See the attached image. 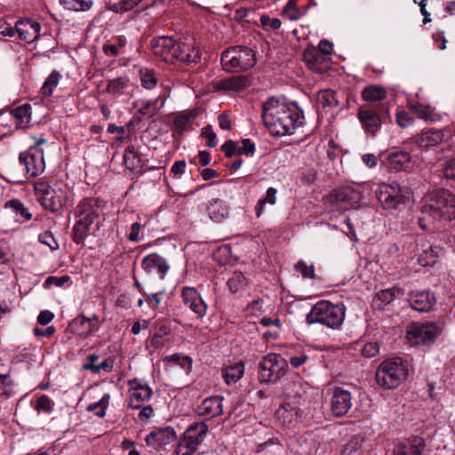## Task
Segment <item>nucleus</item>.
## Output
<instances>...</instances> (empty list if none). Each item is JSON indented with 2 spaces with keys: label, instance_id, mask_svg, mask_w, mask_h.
Returning a JSON list of instances; mask_svg holds the SVG:
<instances>
[{
  "label": "nucleus",
  "instance_id": "nucleus-13",
  "mask_svg": "<svg viewBox=\"0 0 455 455\" xmlns=\"http://www.w3.org/2000/svg\"><path fill=\"white\" fill-rule=\"evenodd\" d=\"M44 142V139H40L34 146L20 154V163L24 165L27 174L30 177L38 176L45 169L44 152L40 148V145Z\"/></svg>",
  "mask_w": 455,
  "mask_h": 455
},
{
  "label": "nucleus",
  "instance_id": "nucleus-37",
  "mask_svg": "<svg viewBox=\"0 0 455 455\" xmlns=\"http://www.w3.org/2000/svg\"><path fill=\"white\" fill-rule=\"evenodd\" d=\"M398 290L395 288H389L379 291L376 293L373 299V305L376 308L381 309L385 306L390 304L395 298Z\"/></svg>",
  "mask_w": 455,
  "mask_h": 455
},
{
  "label": "nucleus",
  "instance_id": "nucleus-2",
  "mask_svg": "<svg viewBox=\"0 0 455 455\" xmlns=\"http://www.w3.org/2000/svg\"><path fill=\"white\" fill-rule=\"evenodd\" d=\"M106 202L100 197H85L74 208L76 223L72 228V239L76 244H84L91 228L96 224L99 229L100 216L103 215Z\"/></svg>",
  "mask_w": 455,
  "mask_h": 455
},
{
  "label": "nucleus",
  "instance_id": "nucleus-26",
  "mask_svg": "<svg viewBox=\"0 0 455 455\" xmlns=\"http://www.w3.org/2000/svg\"><path fill=\"white\" fill-rule=\"evenodd\" d=\"M222 401L223 397L220 395L207 397L197 407L196 412L198 415L207 419L220 416L223 411Z\"/></svg>",
  "mask_w": 455,
  "mask_h": 455
},
{
  "label": "nucleus",
  "instance_id": "nucleus-55",
  "mask_svg": "<svg viewBox=\"0 0 455 455\" xmlns=\"http://www.w3.org/2000/svg\"><path fill=\"white\" fill-rule=\"evenodd\" d=\"M283 13L291 20H298L301 16L300 12L297 8L295 0H289L287 2Z\"/></svg>",
  "mask_w": 455,
  "mask_h": 455
},
{
  "label": "nucleus",
  "instance_id": "nucleus-47",
  "mask_svg": "<svg viewBox=\"0 0 455 455\" xmlns=\"http://www.w3.org/2000/svg\"><path fill=\"white\" fill-rule=\"evenodd\" d=\"M318 101L323 108H335L339 105L336 92L332 90H323L318 93Z\"/></svg>",
  "mask_w": 455,
  "mask_h": 455
},
{
  "label": "nucleus",
  "instance_id": "nucleus-24",
  "mask_svg": "<svg viewBox=\"0 0 455 455\" xmlns=\"http://www.w3.org/2000/svg\"><path fill=\"white\" fill-rule=\"evenodd\" d=\"M40 24L31 19L20 20L16 22V31L20 39L33 43L40 36Z\"/></svg>",
  "mask_w": 455,
  "mask_h": 455
},
{
  "label": "nucleus",
  "instance_id": "nucleus-5",
  "mask_svg": "<svg viewBox=\"0 0 455 455\" xmlns=\"http://www.w3.org/2000/svg\"><path fill=\"white\" fill-rule=\"evenodd\" d=\"M408 376V368L399 357L383 361L376 371L377 383L386 388L393 389L399 387Z\"/></svg>",
  "mask_w": 455,
  "mask_h": 455
},
{
  "label": "nucleus",
  "instance_id": "nucleus-53",
  "mask_svg": "<svg viewBox=\"0 0 455 455\" xmlns=\"http://www.w3.org/2000/svg\"><path fill=\"white\" fill-rule=\"evenodd\" d=\"M295 270L301 275L303 278H315V269L313 264H307L303 259H299L294 266Z\"/></svg>",
  "mask_w": 455,
  "mask_h": 455
},
{
  "label": "nucleus",
  "instance_id": "nucleus-60",
  "mask_svg": "<svg viewBox=\"0 0 455 455\" xmlns=\"http://www.w3.org/2000/svg\"><path fill=\"white\" fill-rule=\"evenodd\" d=\"M68 281H70V277L67 275L61 276L50 275L46 278L44 286L50 287L52 285H55L57 287H62Z\"/></svg>",
  "mask_w": 455,
  "mask_h": 455
},
{
  "label": "nucleus",
  "instance_id": "nucleus-40",
  "mask_svg": "<svg viewBox=\"0 0 455 455\" xmlns=\"http://www.w3.org/2000/svg\"><path fill=\"white\" fill-rule=\"evenodd\" d=\"M415 115L426 122L435 123L441 119L439 114L435 113L429 106H413Z\"/></svg>",
  "mask_w": 455,
  "mask_h": 455
},
{
  "label": "nucleus",
  "instance_id": "nucleus-50",
  "mask_svg": "<svg viewBox=\"0 0 455 455\" xmlns=\"http://www.w3.org/2000/svg\"><path fill=\"white\" fill-rule=\"evenodd\" d=\"M362 440L359 437H352L343 447L342 455H361Z\"/></svg>",
  "mask_w": 455,
  "mask_h": 455
},
{
  "label": "nucleus",
  "instance_id": "nucleus-41",
  "mask_svg": "<svg viewBox=\"0 0 455 455\" xmlns=\"http://www.w3.org/2000/svg\"><path fill=\"white\" fill-rule=\"evenodd\" d=\"M60 77L61 75L56 70H53L49 75L41 88V93L44 97H50L52 95L53 89L59 84Z\"/></svg>",
  "mask_w": 455,
  "mask_h": 455
},
{
  "label": "nucleus",
  "instance_id": "nucleus-18",
  "mask_svg": "<svg viewBox=\"0 0 455 455\" xmlns=\"http://www.w3.org/2000/svg\"><path fill=\"white\" fill-rule=\"evenodd\" d=\"M129 404L128 406L133 410H138L142 407L144 403L150 400L152 397V389L147 384H142L137 379L129 381Z\"/></svg>",
  "mask_w": 455,
  "mask_h": 455
},
{
  "label": "nucleus",
  "instance_id": "nucleus-54",
  "mask_svg": "<svg viewBox=\"0 0 455 455\" xmlns=\"http://www.w3.org/2000/svg\"><path fill=\"white\" fill-rule=\"evenodd\" d=\"M360 352L365 358L375 357L379 353V345L378 342H366L362 345Z\"/></svg>",
  "mask_w": 455,
  "mask_h": 455
},
{
  "label": "nucleus",
  "instance_id": "nucleus-52",
  "mask_svg": "<svg viewBox=\"0 0 455 455\" xmlns=\"http://www.w3.org/2000/svg\"><path fill=\"white\" fill-rule=\"evenodd\" d=\"M164 360L180 365L185 371H190L192 368V359L188 355L175 354L171 356H167Z\"/></svg>",
  "mask_w": 455,
  "mask_h": 455
},
{
  "label": "nucleus",
  "instance_id": "nucleus-19",
  "mask_svg": "<svg viewBox=\"0 0 455 455\" xmlns=\"http://www.w3.org/2000/svg\"><path fill=\"white\" fill-rule=\"evenodd\" d=\"M331 411L336 417L346 415L352 406V395L342 387H334L330 402Z\"/></svg>",
  "mask_w": 455,
  "mask_h": 455
},
{
  "label": "nucleus",
  "instance_id": "nucleus-4",
  "mask_svg": "<svg viewBox=\"0 0 455 455\" xmlns=\"http://www.w3.org/2000/svg\"><path fill=\"white\" fill-rule=\"evenodd\" d=\"M345 318V307L343 304H333L328 300L315 303L306 320L308 324L320 323L331 329H339Z\"/></svg>",
  "mask_w": 455,
  "mask_h": 455
},
{
  "label": "nucleus",
  "instance_id": "nucleus-22",
  "mask_svg": "<svg viewBox=\"0 0 455 455\" xmlns=\"http://www.w3.org/2000/svg\"><path fill=\"white\" fill-rule=\"evenodd\" d=\"M424 447V440L419 436H413L396 441L392 453L393 455H421Z\"/></svg>",
  "mask_w": 455,
  "mask_h": 455
},
{
  "label": "nucleus",
  "instance_id": "nucleus-45",
  "mask_svg": "<svg viewBox=\"0 0 455 455\" xmlns=\"http://www.w3.org/2000/svg\"><path fill=\"white\" fill-rule=\"evenodd\" d=\"M247 283L248 280L242 272H235L228 281V285L232 293L243 290Z\"/></svg>",
  "mask_w": 455,
  "mask_h": 455
},
{
  "label": "nucleus",
  "instance_id": "nucleus-33",
  "mask_svg": "<svg viewBox=\"0 0 455 455\" xmlns=\"http://www.w3.org/2000/svg\"><path fill=\"white\" fill-rule=\"evenodd\" d=\"M244 373V364L243 363H235L230 364L221 370V375L228 385L236 383Z\"/></svg>",
  "mask_w": 455,
  "mask_h": 455
},
{
  "label": "nucleus",
  "instance_id": "nucleus-48",
  "mask_svg": "<svg viewBox=\"0 0 455 455\" xmlns=\"http://www.w3.org/2000/svg\"><path fill=\"white\" fill-rule=\"evenodd\" d=\"M142 0H120L117 3L111 4L108 9L116 13H123L132 10Z\"/></svg>",
  "mask_w": 455,
  "mask_h": 455
},
{
  "label": "nucleus",
  "instance_id": "nucleus-43",
  "mask_svg": "<svg viewBox=\"0 0 455 455\" xmlns=\"http://www.w3.org/2000/svg\"><path fill=\"white\" fill-rule=\"evenodd\" d=\"M67 10L75 12H85L92 8L93 4L92 0H60Z\"/></svg>",
  "mask_w": 455,
  "mask_h": 455
},
{
  "label": "nucleus",
  "instance_id": "nucleus-62",
  "mask_svg": "<svg viewBox=\"0 0 455 455\" xmlns=\"http://www.w3.org/2000/svg\"><path fill=\"white\" fill-rule=\"evenodd\" d=\"M201 134L203 137L207 139V146L209 148H214L217 145L216 142V133L213 132V129L212 125H206L204 126L202 131Z\"/></svg>",
  "mask_w": 455,
  "mask_h": 455
},
{
  "label": "nucleus",
  "instance_id": "nucleus-29",
  "mask_svg": "<svg viewBox=\"0 0 455 455\" xmlns=\"http://www.w3.org/2000/svg\"><path fill=\"white\" fill-rule=\"evenodd\" d=\"M141 266L147 273H151L155 269H157L162 278L164 277L165 274L169 270V265L166 260L156 253L146 256L142 259Z\"/></svg>",
  "mask_w": 455,
  "mask_h": 455
},
{
  "label": "nucleus",
  "instance_id": "nucleus-1",
  "mask_svg": "<svg viewBox=\"0 0 455 455\" xmlns=\"http://www.w3.org/2000/svg\"><path fill=\"white\" fill-rule=\"evenodd\" d=\"M262 119L272 134L281 137L292 134L296 127L302 126L304 114L297 104L272 97L262 105Z\"/></svg>",
  "mask_w": 455,
  "mask_h": 455
},
{
  "label": "nucleus",
  "instance_id": "nucleus-36",
  "mask_svg": "<svg viewBox=\"0 0 455 455\" xmlns=\"http://www.w3.org/2000/svg\"><path fill=\"white\" fill-rule=\"evenodd\" d=\"M442 253L443 248L430 245L419 255L418 262L422 267H432L437 262Z\"/></svg>",
  "mask_w": 455,
  "mask_h": 455
},
{
  "label": "nucleus",
  "instance_id": "nucleus-20",
  "mask_svg": "<svg viewBox=\"0 0 455 455\" xmlns=\"http://www.w3.org/2000/svg\"><path fill=\"white\" fill-rule=\"evenodd\" d=\"M176 41L170 36H158L150 41L153 54L167 63L173 64V51Z\"/></svg>",
  "mask_w": 455,
  "mask_h": 455
},
{
  "label": "nucleus",
  "instance_id": "nucleus-35",
  "mask_svg": "<svg viewBox=\"0 0 455 455\" xmlns=\"http://www.w3.org/2000/svg\"><path fill=\"white\" fill-rule=\"evenodd\" d=\"M387 164L395 171H400L411 162V155L406 151H393L387 157Z\"/></svg>",
  "mask_w": 455,
  "mask_h": 455
},
{
  "label": "nucleus",
  "instance_id": "nucleus-61",
  "mask_svg": "<svg viewBox=\"0 0 455 455\" xmlns=\"http://www.w3.org/2000/svg\"><path fill=\"white\" fill-rule=\"evenodd\" d=\"M141 85L146 89H152L156 85V78L152 71L141 73Z\"/></svg>",
  "mask_w": 455,
  "mask_h": 455
},
{
  "label": "nucleus",
  "instance_id": "nucleus-34",
  "mask_svg": "<svg viewBox=\"0 0 455 455\" xmlns=\"http://www.w3.org/2000/svg\"><path fill=\"white\" fill-rule=\"evenodd\" d=\"M361 95L363 100L371 104H382L380 101L387 98V91L381 86L371 85L365 87Z\"/></svg>",
  "mask_w": 455,
  "mask_h": 455
},
{
  "label": "nucleus",
  "instance_id": "nucleus-32",
  "mask_svg": "<svg viewBox=\"0 0 455 455\" xmlns=\"http://www.w3.org/2000/svg\"><path fill=\"white\" fill-rule=\"evenodd\" d=\"M12 119L16 129H25L31 121V106L28 103L19 106L12 110Z\"/></svg>",
  "mask_w": 455,
  "mask_h": 455
},
{
  "label": "nucleus",
  "instance_id": "nucleus-51",
  "mask_svg": "<svg viewBox=\"0 0 455 455\" xmlns=\"http://www.w3.org/2000/svg\"><path fill=\"white\" fill-rule=\"evenodd\" d=\"M135 108H138V112L141 116H147L148 117H152L157 113L156 111V107H154V104L151 102V100H137L135 103Z\"/></svg>",
  "mask_w": 455,
  "mask_h": 455
},
{
  "label": "nucleus",
  "instance_id": "nucleus-23",
  "mask_svg": "<svg viewBox=\"0 0 455 455\" xmlns=\"http://www.w3.org/2000/svg\"><path fill=\"white\" fill-rule=\"evenodd\" d=\"M302 414L300 407L291 404V402H285L275 412L278 420L288 427L301 422Z\"/></svg>",
  "mask_w": 455,
  "mask_h": 455
},
{
  "label": "nucleus",
  "instance_id": "nucleus-21",
  "mask_svg": "<svg viewBox=\"0 0 455 455\" xmlns=\"http://www.w3.org/2000/svg\"><path fill=\"white\" fill-rule=\"evenodd\" d=\"M303 60L307 67L315 73L323 74L330 69V58L324 56L315 48H307L304 52Z\"/></svg>",
  "mask_w": 455,
  "mask_h": 455
},
{
  "label": "nucleus",
  "instance_id": "nucleus-7",
  "mask_svg": "<svg viewBox=\"0 0 455 455\" xmlns=\"http://www.w3.org/2000/svg\"><path fill=\"white\" fill-rule=\"evenodd\" d=\"M357 117L363 130L375 137L383 123L390 118L387 104H367L358 108Z\"/></svg>",
  "mask_w": 455,
  "mask_h": 455
},
{
  "label": "nucleus",
  "instance_id": "nucleus-49",
  "mask_svg": "<svg viewBox=\"0 0 455 455\" xmlns=\"http://www.w3.org/2000/svg\"><path fill=\"white\" fill-rule=\"evenodd\" d=\"M128 78L117 77L108 82L107 86V92L114 95H119L123 92V90L128 85Z\"/></svg>",
  "mask_w": 455,
  "mask_h": 455
},
{
  "label": "nucleus",
  "instance_id": "nucleus-10",
  "mask_svg": "<svg viewBox=\"0 0 455 455\" xmlns=\"http://www.w3.org/2000/svg\"><path fill=\"white\" fill-rule=\"evenodd\" d=\"M208 430V426L204 422H195L189 425L177 443L175 454H194L204 442Z\"/></svg>",
  "mask_w": 455,
  "mask_h": 455
},
{
  "label": "nucleus",
  "instance_id": "nucleus-30",
  "mask_svg": "<svg viewBox=\"0 0 455 455\" xmlns=\"http://www.w3.org/2000/svg\"><path fill=\"white\" fill-rule=\"evenodd\" d=\"M251 85V78L249 76H235L222 79L218 84V88L225 91L240 92Z\"/></svg>",
  "mask_w": 455,
  "mask_h": 455
},
{
  "label": "nucleus",
  "instance_id": "nucleus-28",
  "mask_svg": "<svg viewBox=\"0 0 455 455\" xmlns=\"http://www.w3.org/2000/svg\"><path fill=\"white\" fill-rule=\"evenodd\" d=\"M100 325H92L87 322V317L79 315L69 323L70 332L81 339H86L92 333L98 331Z\"/></svg>",
  "mask_w": 455,
  "mask_h": 455
},
{
  "label": "nucleus",
  "instance_id": "nucleus-14",
  "mask_svg": "<svg viewBox=\"0 0 455 455\" xmlns=\"http://www.w3.org/2000/svg\"><path fill=\"white\" fill-rule=\"evenodd\" d=\"M379 203L385 209H395L404 203V195L397 182L381 183L375 192Z\"/></svg>",
  "mask_w": 455,
  "mask_h": 455
},
{
  "label": "nucleus",
  "instance_id": "nucleus-39",
  "mask_svg": "<svg viewBox=\"0 0 455 455\" xmlns=\"http://www.w3.org/2000/svg\"><path fill=\"white\" fill-rule=\"evenodd\" d=\"M196 116L195 110H187L180 113L174 119L173 126L178 133H182L187 125Z\"/></svg>",
  "mask_w": 455,
  "mask_h": 455
},
{
  "label": "nucleus",
  "instance_id": "nucleus-16",
  "mask_svg": "<svg viewBox=\"0 0 455 455\" xmlns=\"http://www.w3.org/2000/svg\"><path fill=\"white\" fill-rule=\"evenodd\" d=\"M173 57V64L176 62L186 65L196 64L201 60V52L193 43L176 42Z\"/></svg>",
  "mask_w": 455,
  "mask_h": 455
},
{
  "label": "nucleus",
  "instance_id": "nucleus-57",
  "mask_svg": "<svg viewBox=\"0 0 455 455\" xmlns=\"http://www.w3.org/2000/svg\"><path fill=\"white\" fill-rule=\"evenodd\" d=\"M12 381L9 375L0 374V397H9L13 392Z\"/></svg>",
  "mask_w": 455,
  "mask_h": 455
},
{
  "label": "nucleus",
  "instance_id": "nucleus-63",
  "mask_svg": "<svg viewBox=\"0 0 455 455\" xmlns=\"http://www.w3.org/2000/svg\"><path fill=\"white\" fill-rule=\"evenodd\" d=\"M221 150L224 152L227 157H232L233 156H239L238 154V146L235 143L229 140H227L222 146Z\"/></svg>",
  "mask_w": 455,
  "mask_h": 455
},
{
  "label": "nucleus",
  "instance_id": "nucleus-59",
  "mask_svg": "<svg viewBox=\"0 0 455 455\" xmlns=\"http://www.w3.org/2000/svg\"><path fill=\"white\" fill-rule=\"evenodd\" d=\"M255 144L250 139H243L241 146H238V154L251 156L255 153Z\"/></svg>",
  "mask_w": 455,
  "mask_h": 455
},
{
  "label": "nucleus",
  "instance_id": "nucleus-25",
  "mask_svg": "<svg viewBox=\"0 0 455 455\" xmlns=\"http://www.w3.org/2000/svg\"><path fill=\"white\" fill-rule=\"evenodd\" d=\"M410 306L416 311L427 312L435 303V297L430 291H412L408 296Z\"/></svg>",
  "mask_w": 455,
  "mask_h": 455
},
{
  "label": "nucleus",
  "instance_id": "nucleus-31",
  "mask_svg": "<svg viewBox=\"0 0 455 455\" xmlns=\"http://www.w3.org/2000/svg\"><path fill=\"white\" fill-rule=\"evenodd\" d=\"M207 211L210 218L216 222L226 220L229 215V207L225 201L220 199H212L207 206Z\"/></svg>",
  "mask_w": 455,
  "mask_h": 455
},
{
  "label": "nucleus",
  "instance_id": "nucleus-12",
  "mask_svg": "<svg viewBox=\"0 0 455 455\" xmlns=\"http://www.w3.org/2000/svg\"><path fill=\"white\" fill-rule=\"evenodd\" d=\"M438 333L439 328L435 323L414 322L408 326L406 337L411 346L429 345Z\"/></svg>",
  "mask_w": 455,
  "mask_h": 455
},
{
  "label": "nucleus",
  "instance_id": "nucleus-3",
  "mask_svg": "<svg viewBox=\"0 0 455 455\" xmlns=\"http://www.w3.org/2000/svg\"><path fill=\"white\" fill-rule=\"evenodd\" d=\"M421 213L424 218L428 216L434 220L455 218V195L443 188L434 190L426 198Z\"/></svg>",
  "mask_w": 455,
  "mask_h": 455
},
{
  "label": "nucleus",
  "instance_id": "nucleus-15",
  "mask_svg": "<svg viewBox=\"0 0 455 455\" xmlns=\"http://www.w3.org/2000/svg\"><path fill=\"white\" fill-rule=\"evenodd\" d=\"M177 439L173 427L167 426L156 427L145 438L146 444L155 450L165 449V446Z\"/></svg>",
  "mask_w": 455,
  "mask_h": 455
},
{
  "label": "nucleus",
  "instance_id": "nucleus-42",
  "mask_svg": "<svg viewBox=\"0 0 455 455\" xmlns=\"http://www.w3.org/2000/svg\"><path fill=\"white\" fill-rule=\"evenodd\" d=\"M276 193L277 190L274 188H269L267 190L266 196L258 201L255 207L256 216L259 218L264 212V207L267 204L274 205L276 203Z\"/></svg>",
  "mask_w": 455,
  "mask_h": 455
},
{
  "label": "nucleus",
  "instance_id": "nucleus-27",
  "mask_svg": "<svg viewBox=\"0 0 455 455\" xmlns=\"http://www.w3.org/2000/svg\"><path fill=\"white\" fill-rule=\"evenodd\" d=\"M444 139L443 130L429 129L414 138L415 143L421 148L429 149L440 145Z\"/></svg>",
  "mask_w": 455,
  "mask_h": 455
},
{
  "label": "nucleus",
  "instance_id": "nucleus-64",
  "mask_svg": "<svg viewBox=\"0 0 455 455\" xmlns=\"http://www.w3.org/2000/svg\"><path fill=\"white\" fill-rule=\"evenodd\" d=\"M443 172L446 179L455 180V157L445 163Z\"/></svg>",
  "mask_w": 455,
  "mask_h": 455
},
{
  "label": "nucleus",
  "instance_id": "nucleus-8",
  "mask_svg": "<svg viewBox=\"0 0 455 455\" xmlns=\"http://www.w3.org/2000/svg\"><path fill=\"white\" fill-rule=\"evenodd\" d=\"M221 64L226 71L248 70L256 64V54L249 47L236 45L225 50L221 54Z\"/></svg>",
  "mask_w": 455,
  "mask_h": 455
},
{
  "label": "nucleus",
  "instance_id": "nucleus-46",
  "mask_svg": "<svg viewBox=\"0 0 455 455\" xmlns=\"http://www.w3.org/2000/svg\"><path fill=\"white\" fill-rule=\"evenodd\" d=\"M124 162L127 169L130 171L137 170L141 166L140 156L137 154L133 148L129 147L126 148Z\"/></svg>",
  "mask_w": 455,
  "mask_h": 455
},
{
  "label": "nucleus",
  "instance_id": "nucleus-17",
  "mask_svg": "<svg viewBox=\"0 0 455 455\" xmlns=\"http://www.w3.org/2000/svg\"><path fill=\"white\" fill-rule=\"evenodd\" d=\"M181 297L184 305L196 314L198 319L204 317L208 308L207 304L194 287L185 286L182 289Z\"/></svg>",
  "mask_w": 455,
  "mask_h": 455
},
{
  "label": "nucleus",
  "instance_id": "nucleus-11",
  "mask_svg": "<svg viewBox=\"0 0 455 455\" xmlns=\"http://www.w3.org/2000/svg\"><path fill=\"white\" fill-rule=\"evenodd\" d=\"M364 188L363 186L356 185L334 190L329 196L330 202L341 211L358 208L364 196Z\"/></svg>",
  "mask_w": 455,
  "mask_h": 455
},
{
  "label": "nucleus",
  "instance_id": "nucleus-6",
  "mask_svg": "<svg viewBox=\"0 0 455 455\" xmlns=\"http://www.w3.org/2000/svg\"><path fill=\"white\" fill-rule=\"evenodd\" d=\"M35 192L40 204L48 211L57 212L61 211L67 204V192L57 183L50 184L44 180H37Z\"/></svg>",
  "mask_w": 455,
  "mask_h": 455
},
{
  "label": "nucleus",
  "instance_id": "nucleus-44",
  "mask_svg": "<svg viewBox=\"0 0 455 455\" xmlns=\"http://www.w3.org/2000/svg\"><path fill=\"white\" fill-rule=\"evenodd\" d=\"M110 395L105 394L100 401L92 403L88 405L87 411L92 412L94 415L103 418L106 415V409L109 405Z\"/></svg>",
  "mask_w": 455,
  "mask_h": 455
},
{
  "label": "nucleus",
  "instance_id": "nucleus-58",
  "mask_svg": "<svg viewBox=\"0 0 455 455\" xmlns=\"http://www.w3.org/2000/svg\"><path fill=\"white\" fill-rule=\"evenodd\" d=\"M164 293V289H161L158 291L150 294L146 292V295L143 296L146 297V301L150 307L156 308L160 305Z\"/></svg>",
  "mask_w": 455,
  "mask_h": 455
},
{
  "label": "nucleus",
  "instance_id": "nucleus-56",
  "mask_svg": "<svg viewBox=\"0 0 455 455\" xmlns=\"http://www.w3.org/2000/svg\"><path fill=\"white\" fill-rule=\"evenodd\" d=\"M0 128L6 130L4 132V133L12 132L16 129L15 123L10 111H4L0 113Z\"/></svg>",
  "mask_w": 455,
  "mask_h": 455
},
{
  "label": "nucleus",
  "instance_id": "nucleus-38",
  "mask_svg": "<svg viewBox=\"0 0 455 455\" xmlns=\"http://www.w3.org/2000/svg\"><path fill=\"white\" fill-rule=\"evenodd\" d=\"M291 388V393L287 394L286 402H291V404L299 407L300 405L304 404L307 400L306 393L303 391L302 384L299 382H292Z\"/></svg>",
  "mask_w": 455,
  "mask_h": 455
},
{
  "label": "nucleus",
  "instance_id": "nucleus-9",
  "mask_svg": "<svg viewBox=\"0 0 455 455\" xmlns=\"http://www.w3.org/2000/svg\"><path fill=\"white\" fill-rule=\"evenodd\" d=\"M288 363L279 354L269 353L263 356L258 364L259 383L275 384L287 372Z\"/></svg>",
  "mask_w": 455,
  "mask_h": 455
}]
</instances>
